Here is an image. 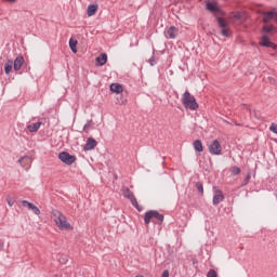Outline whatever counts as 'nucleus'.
Listing matches in <instances>:
<instances>
[{
	"mask_svg": "<svg viewBox=\"0 0 277 277\" xmlns=\"http://www.w3.org/2000/svg\"><path fill=\"white\" fill-rule=\"evenodd\" d=\"M52 220L60 230H74L72 225L60 210L52 211Z\"/></svg>",
	"mask_w": 277,
	"mask_h": 277,
	"instance_id": "obj_1",
	"label": "nucleus"
},
{
	"mask_svg": "<svg viewBox=\"0 0 277 277\" xmlns=\"http://www.w3.org/2000/svg\"><path fill=\"white\" fill-rule=\"evenodd\" d=\"M182 105L186 109H190V111H196L198 109V102H196V97L189 93V91H185L182 97Z\"/></svg>",
	"mask_w": 277,
	"mask_h": 277,
	"instance_id": "obj_2",
	"label": "nucleus"
},
{
	"mask_svg": "<svg viewBox=\"0 0 277 277\" xmlns=\"http://www.w3.org/2000/svg\"><path fill=\"white\" fill-rule=\"evenodd\" d=\"M145 224H150L154 222V224H161L163 222V214H160L159 212L155 210H150L145 213Z\"/></svg>",
	"mask_w": 277,
	"mask_h": 277,
	"instance_id": "obj_3",
	"label": "nucleus"
},
{
	"mask_svg": "<svg viewBox=\"0 0 277 277\" xmlns=\"http://www.w3.org/2000/svg\"><path fill=\"white\" fill-rule=\"evenodd\" d=\"M58 159L63 161V163H66V166H72L75 161H77V157L70 155L68 151H63L58 155Z\"/></svg>",
	"mask_w": 277,
	"mask_h": 277,
	"instance_id": "obj_4",
	"label": "nucleus"
},
{
	"mask_svg": "<svg viewBox=\"0 0 277 277\" xmlns=\"http://www.w3.org/2000/svg\"><path fill=\"white\" fill-rule=\"evenodd\" d=\"M122 194H123L124 198H128L131 201L132 207H134L135 209H140V205L137 203V199L135 198V196L133 195V192H131V189L126 187V188L122 189Z\"/></svg>",
	"mask_w": 277,
	"mask_h": 277,
	"instance_id": "obj_5",
	"label": "nucleus"
},
{
	"mask_svg": "<svg viewBox=\"0 0 277 277\" xmlns=\"http://www.w3.org/2000/svg\"><path fill=\"white\" fill-rule=\"evenodd\" d=\"M210 155H222V144L220 141L214 140L208 147Z\"/></svg>",
	"mask_w": 277,
	"mask_h": 277,
	"instance_id": "obj_6",
	"label": "nucleus"
},
{
	"mask_svg": "<svg viewBox=\"0 0 277 277\" xmlns=\"http://www.w3.org/2000/svg\"><path fill=\"white\" fill-rule=\"evenodd\" d=\"M214 196H213V205H220V202L224 201V194L222 190L217 189V187H213Z\"/></svg>",
	"mask_w": 277,
	"mask_h": 277,
	"instance_id": "obj_7",
	"label": "nucleus"
},
{
	"mask_svg": "<svg viewBox=\"0 0 277 277\" xmlns=\"http://www.w3.org/2000/svg\"><path fill=\"white\" fill-rule=\"evenodd\" d=\"M97 145L98 143L96 142V140L89 137L83 146V150H94L95 146Z\"/></svg>",
	"mask_w": 277,
	"mask_h": 277,
	"instance_id": "obj_8",
	"label": "nucleus"
},
{
	"mask_svg": "<svg viewBox=\"0 0 277 277\" xmlns=\"http://www.w3.org/2000/svg\"><path fill=\"white\" fill-rule=\"evenodd\" d=\"M260 47H266L267 49H274L275 44L269 41V37L267 35L262 36V39L260 41Z\"/></svg>",
	"mask_w": 277,
	"mask_h": 277,
	"instance_id": "obj_9",
	"label": "nucleus"
},
{
	"mask_svg": "<svg viewBox=\"0 0 277 277\" xmlns=\"http://www.w3.org/2000/svg\"><path fill=\"white\" fill-rule=\"evenodd\" d=\"M166 36L167 38H171V39H174L179 36V28L174 27V26H171L170 28H168L166 30Z\"/></svg>",
	"mask_w": 277,
	"mask_h": 277,
	"instance_id": "obj_10",
	"label": "nucleus"
},
{
	"mask_svg": "<svg viewBox=\"0 0 277 277\" xmlns=\"http://www.w3.org/2000/svg\"><path fill=\"white\" fill-rule=\"evenodd\" d=\"M23 64H25V58L23 56H17L13 63L14 70H21V68H23Z\"/></svg>",
	"mask_w": 277,
	"mask_h": 277,
	"instance_id": "obj_11",
	"label": "nucleus"
},
{
	"mask_svg": "<svg viewBox=\"0 0 277 277\" xmlns=\"http://www.w3.org/2000/svg\"><path fill=\"white\" fill-rule=\"evenodd\" d=\"M96 66H105L107 64V54L102 53L100 56L95 58Z\"/></svg>",
	"mask_w": 277,
	"mask_h": 277,
	"instance_id": "obj_12",
	"label": "nucleus"
},
{
	"mask_svg": "<svg viewBox=\"0 0 277 277\" xmlns=\"http://www.w3.org/2000/svg\"><path fill=\"white\" fill-rule=\"evenodd\" d=\"M110 91H113L115 94H122V84L120 83H111L110 84Z\"/></svg>",
	"mask_w": 277,
	"mask_h": 277,
	"instance_id": "obj_13",
	"label": "nucleus"
},
{
	"mask_svg": "<svg viewBox=\"0 0 277 277\" xmlns=\"http://www.w3.org/2000/svg\"><path fill=\"white\" fill-rule=\"evenodd\" d=\"M41 126H42V122H36L27 126V129L30 133H36L38 132Z\"/></svg>",
	"mask_w": 277,
	"mask_h": 277,
	"instance_id": "obj_14",
	"label": "nucleus"
},
{
	"mask_svg": "<svg viewBox=\"0 0 277 277\" xmlns=\"http://www.w3.org/2000/svg\"><path fill=\"white\" fill-rule=\"evenodd\" d=\"M98 10V5L96 4H90L87 9L88 16H94L96 14V11Z\"/></svg>",
	"mask_w": 277,
	"mask_h": 277,
	"instance_id": "obj_15",
	"label": "nucleus"
},
{
	"mask_svg": "<svg viewBox=\"0 0 277 277\" xmlns=\"http://www.w3.org/2000/svg\"><path fill=\"white\" fill-rule=\"evenodd\" d=\"M275 16H276V12L274 11L264 13L263 23H269V21H272V18H275Z\"/></svg>",
	"mask_w": 277,
	"mask_h": 277,
	"instance_id": "obj_16",
	"label": "nucleus"
},
{
	"mask_svg": "<svg viewBox=\"0 0 277 277\" xmlns=\"http://www.w3.org/2000/svg\"><path fill=\"white\" fill-rule=\"evenodd\" d=\"M193 146L196 153H202V150H205V148L202 147V141L200 140L194 141Z\"/></svg>",
	"mask_w": 277,
	"mask_h": 277,
	"instance_id": "obj_17",
	"label": "nucleus"
},
{
	"mask_svg": "<svg viewBox=\"0 0 277 277\" xmlns=\"http://www.w3.org/2000/svg\"><path fill=\"white\" fill-rule=\"evenodd\" d=\"M14 67V62L12 60H9L5 64H4V71L5 75H10L12 72V68Z\"/></svg>",
	"mask_w": 277,
	"mask_h": 277,
	"instance_id": "obj_18",
	"label": "nucleus"
},
{
	"mask_svg": "<svg viewBox=\"0 0 277 277\" xmlns=\"http://www.w3.org/2000/svg\"><path fill=\"white\" fill-rule=\"evenodd\" d=\"M19 166H22V168H25L26 166H28V163H31V158L28 156H24L18 160Z\"/></svg>",
	"mask_w": 277,
	"mask_h": 277,
	"instance_id": "obj_19",
	"label": "nucleus"
},
{
	"mask_svg": "<svg viewBox=\"0 0 277 277\" xmlns=\"http://www.w3.org/2000/svg\"><path fill=\"white\" fill-rule=\"evenodd\" d=\"M216 21H217V25H219V27H221V29L228 28V22H226V19H224L222 17H216Z\"/></svg>",
	"mask_w": 277,
	"mask_h": 277,
	"instance_id": "obj_20",
	"label": "nucleus"
},
{
	"mask_svg": "<svg viewBox=\"0 0 277 277\" xmlns=\"http://www.w3.org/2000/svg\"><path fill=\"white\" fill-rule=\"evenodd\" d=\"M206 8L209 12L217 13L220 12V9L215 6L212 2H207Z\"/></svg>",
	"mask_w": 277,
	"mask_h": 277,
	"instance_id": "obj_21",
	"label": "nucleus"
},
{
	"mask_svg": "<svg viewBox=\"0 0 277 277\" xmlns=\"http://www.w3.org/2000/svg\"><path fill=\"white\" fill-rule=\"evenodd\" d=\"M22 207H24V209H38V206H36L27 200L22 201Z\"/></svg>",
	"mask_w": 277,
	"mask_h": 277,
	"instance_id": "obj_22",
	"label": "nucleus"
},
{
	"mask_svg": "<svg viewBox=\"0 0 277 277\" xmlns=\"http://www.w3.org/2000/svg\"><path fill=\"white\" fill-rule=\"evenodd\" d=\"M69 49H71L72 53H77V40L69 39Z\"/></svg>",
	"mask_w": 277,
	"mask_h": 277,
	"instance_id": "obj_23",
	"label": "nucleus"
},
{
	"mask_svg": "<svg viewBox=\"0 0 277 277\" xmlns=\"http://www.w3.org/2000/svg\"><path fill=\"white\" fill-rule=\"evenodd\" d=\"M221 34H222V36H224V38H230V28L229 27L223 28L221 30Z\"/></svg>",
	"mask_w": 277,
	"mask_h": 277,
	"instance_id": "obj_24",
	"label": "nucleus"
},
{
	"mask_svg": "<svg viewBox=\"0 0 277 277\" xmlns=\"http://www.w3.org/2000/svg\"><path fill=\"white\" fill-rule=\"evenodd\" d=\"M196 189L197 192H199V194L202 196V194H205V187L202 186V183L197 182L196 183Z\"/></svg>",
	"mask_w": 277,
	"mask_h": 277,
	"instance_id": "obj_25",
	"label": "nucleus"
},
{
	"mask_svg": "<svg viewBox=\"0 0 277 277\" xmlns=\"http://www.w3.org/2000/svg\"><path fill=\"white\" fill-rule=\"evenodd\" d=\"M262 31H264V34H272L274 31V27H272V26H264Z\"/></svg>",
	"mask_w": 277,
	"mask_h": 277,
	"instance_id": "obj_26",
	"label": "nucleus"
},
{
	"mask_svg": "<svg viewBox=\"0 0 277 277\" xmlns=\"http://www.w3.org/2000/svg\"><path fill=\"white\" fill-rule=\"evenodd\" d=\"M240 173H241V169L240 168H238V167H233L232 168V174L237 175V174H240Z\"/></svg>",
	"mask_w": 277,
	"mask_h": 277,
	"instance_id": "obj_27",
	"label": "nucleus"
},
{
	"mask_svg": "<svg viewBox=\"0 0 277 277\" xmlns=\"http://www.w3.org/2000/svg\"><path fill=\"white\" fill-rule=\"evenodd\" d=\"M207 277H217V272H215V269H210Z\"/></svg>",
	"mask_w": 277,
	"mask_h": 277,
	"instance_id": "obj_28",
	"label": "nucleus"
},
{
	"mask_svg": "<svg viewBox=\"0 0 277 277\" xmlns=\"http://www.w3.org/2000/svg\"><path fill=\"white\" fill-rule=\"evenodd\" d=\"M6 202H8L9 207H14V199H12V197L8 196Z\"/></svg>",
	"mask_w": 277,
	"mask_h": 277,
	"instance_id": "obj_29",
	"label": "nucleus"
},
{
	"mask_svg": "<svg viewBox=\"0 0 277 277\" xmlns=\"http://www.w3.org/2000/svg\"><path fill=\"white\" fill-rule=\"evenodd\" d=\"M234 18H235L236 21H241V13H239V12L235 13V14H234Z\"/></svg>",
	"mask_w": 277,
	"mask_h": 277,
	"instance_id": "obj_30",
	"label": "nucleus"
},
{
	"mask_svg": "<svg viewBox=\"0 0 277 277\" xmlns=\"http://www.w3.org/2000/svg\"><path fill=\"white\" fill-rule=\"evenodd\" d=\"M161 277H170V272L168 271H163L162 276Z\"/></svg>",
	"mask_w": 277,
	"mask_h": 277,
	"instance_id": "obj_31",
	"label": "nucleus"
},
{
	"mask_svg": "<svg viewBox=\"0 0 277 277\" xmlns=\"http://www.w3.org/2000/svg\"><path fill=\"white\" fill-rule=\"evenodd\" d=\"M150 66H155V57L149 58Z\"/></svg>",
	"mask_w": 277,
	"mask_h": 277,
	"instance_id": "obj_32",
	"label": "nucleus"
},
{
	"mask_svg": "<svg viewBox=\"0 0 277 277\" xmlns=\"http://www.w3.org/2000/svg\"><path fill=\"white\" fill-rule=\"evenodd\" d=\"M85 129H90V121H88L84 127H83V131H85Z\"/></svg>",
	"mask_w": 277,
	"mask_h": 277,
	"instance_id": "obj_33",
	"label": "nucleus"
},
{
	"mask_svg": "<svg viewBox=\"0 0 277 277\" xmlns=\"http://www.w3.org/2000/svg\"><path fill=\"white\" fill-rule=\"evenodd\" d=\"M35 215H40V209H34Z\"/></svg>",
	"mask_w": 277,
	"mask_h": 277,
	"instance_id": "obj_34",
	"label": "nucleus"
},
{
	"mask_svg": "<svg viewBox=\"0 0 277 277\" xmlns=\"http://www.w3.org/2000/svg\"><path fill=\"white\" fill-rule=\"evenodd\" d=\"M4 243H3V240H0V250H2Z\"/></svg>",
	"mask_w": 277,
	"mask_h": 277,
	"instance_id": "obj_35",
	"label": "nucleus"
},
{
	"mask_svg": "<svg viewBox=\"0 0 277 277\" xmlns=\"http://www.w3.org/2000/svg\"><path fill=\"white\" fill-rule=\"evenodd\" d=\"M9 3H16V0H6Z\"/></svg>",
	"mask_w": 277,
	"mask_h": 277,
	"instance_id": "obj_36",
	"label": "nucleus"
},
{
	"mask_svg": "<svg viewBox=\"0 0 277 277\" xmlns=\"http://www.w3.org/2000/svg\"><path fill=\"white\" fill-rule=\"evenodd\" d=\"M246 183H248V181H250V174L246 177Z\"/></svg>",
	"mask_w": 277,
	"mask_h": 277,
	"instance_id": "obj_37",
	"label": "nucleus"
},
{
	"mask_svg": "<svg viewBox=\"0 0 277 277\" xmlns=\"http://www.w3.org/2000/svg\"><path fill=\"white\" fill-rule=\"evenodd\" d=\"M275 21L277 22V13H275Z\"/></svg>",
	"mask_w": 277,
	"mask_h": 277,
	"instance_id": "obj_38",
	"label": "nucleus"
},
{
	"mask_svg": "<svg viewBox=\"0 0 277 277\" xmlns=\"http://www.w3.org/2000/svg\"><path fill=\"white\" fill-rule=\"evenodd\" d=\"M136 277H144V276H142V275H137Z\"/></svg>",
	"mask_w": 277,
	"mask_h": 277,
	"instance_id": "obj_39",
	"label": "nucleus"
}]
</instances>
